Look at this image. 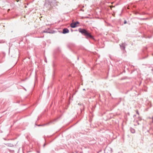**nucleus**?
I'll return each mask as SVG.
<instances>
[{
	"label": "nucleus",
	"mask_w": 153,
	"mask_h": 153,
	"mask_svg": "<svg viewBox=\"0 0 153 153\" xmlns=\"http://www.w3.org/2000/svg\"><path fill=\"white\" fill-rule=\"evenodd\" d=\"M78 30L79 32L81 33L82 35L86 36V38L93 39V36H92L90 33H88L85 29L79 28Z\"/></svg>",
	"instance_id": "nucleus-1"
},
{
	"label": "nucleus",
	"mask_w": 153,
	"mask_h": 153,
	"mask_svg": "<svg viewBox=\"0 0 153 153\" xmlns=\"http://www.w3.org/2000/svg\"><path fill=\"white\" fill-rule=\"evenodd\" d=\"M47 2H48V4H49L51 6H57V2L56 0H51V1H46L45 4L44 5L45 6L46 5V4Z\"/></svg>",
	"instance_id": "nucleus-2"
},
{
	"label": "nucleus",
	"mask_w": 153,
	"mask_h": 153,
	"mask_svg": "<svg viewBox=\"0 0 153 153\" xmlns=\"http://www.w3.org/2000/svg\"><path fill=\"white\" fill-rule=\"evenodd\" d=\"M112 149L109 147H106L104 150L105 153H112Z\"/></svg>",
	"instance_id": "nucleus-3"
},
{
	"label": "nucleus",
	"mask_w": 153,
	"mask_h": 153,
	"mask_svg": "<svg viewBox=\"0 0 153 153\" xmlns=\"http://www.w3.org/2000/svg\"><path fill=\"white\" fill-rule=\"evenodd\" d=\"M126 45H127V44L125 42L121 44H120L121 50L123 51L125 50V47Z\"/></svg>",
	"instance_id": "nucleus-4"
},
{
	"label": "nucleus",
	"mask_w": 153,
	"mask_h": 153,
	"mask_svg": "<svg viewBox=\"0 0 153 153\" xmlns=\"http://www.w3.org/2000/svg\"><path fill=\"white\" fill-rule=\"evenodd\" d=\"M79 23L78 21H77L76 22L72 23L71 25L70 26L72 28H75L77 27V24H79Z\"/></svg>",
	"instance_id": "nucleus-5"
},
{
	"label": "nucleus",
	"mask_w": 153,
	"mask_h": 153,
	"mask_svg": "<svg viewBox=\"0 0 153 153\" xmlns=\"http://www.w3.org/2000/svg\"><path fill=\"white\" fill-rule=\"evenodd\" d=\"M69 32V30L67 28H64L62 30V33L63 34H66Z\"/></svg>",
	"instance_id": "nucleus-6"
},
{
	"label": "nucleus",
	"mask_w": 153,
	"mask_h": 153,
	"mask_svg": "<svg viewBox=\"0 0 153 153\" xmlns=\"http://www.w3.org/2000/svg\"><path fill=\"white\" fill-rule=\"evenodd\" d=\"M43 33H53L51 32L49 29H45V30H44L43 31Z\"/></svg>",
	"instance_id": "nucleus-7"
},
{
	"label": "nucleus",
	"mask_w": 153,
	"mask_h": 153,
	"mask_svg": "<svg viewBox=\"0 0 153 153\" xmlns=\"http://www.w3.org/2000/svg\"><path fill=\"white\" fill-rule=\"evenodd\" d=\"M130 130L131 132L132 133H135V130L134 129H133L131 128H130Z\"/></svg>",
	"instance_id": "nucleus-8"
},
{
	"label": "nucleus",
	"mask_w": 153,
	"mask_h": 153,
	"mask_svg": "<svg viewBox=\"0 0 153 153\" xmlns=\"http://www.w3.org/2000/svg\"><path fill=\"white\" fill-rule=\"evenodd\" d=\"M46 124H44V125H38V126H44Z\"/></svg>",
	"instance_id": "nucleus-9"
},
{
	"label": "nucleus",
	"mask_w": 153,
	"mask_h": 153,
	"mask_svg": "<svg viewBox=\"0 0 153 153\" xmlns=\"http://www.w3.org/2000/svg\"><path fill=\"white\" fill-rule=\"evenodd\" d=\"M136 113L138 115H139V112H138V111L137 110H136Z\"/></svg>",
	"instance_id": "nucleus-10"
},
{
	"label": "nucleus",
	"mask_w": 153,
	"mask_h": 153,
	"mask_svg": "<svg viewBox=\"0 0 153 153\" xmlns=\"http://www.w3.org/2000/svg\"><path fill=\"white\" fill-rule=\"evenodd\" d=\"M138 120H141L142 119H141V117H138Z\"/></svg>",
	"instance_id": "nucleus-11"
},
{
	"label": "nucleus",
	"mask_w": 153,
	"mask_h": 153,
	"mask_svg": "<svg viewBox=\"0 0 153 153\" xmlns=\"http://www.w3.org/2000/svg\"><path fill=\"white\" fill-rule=\"evenodd\" d=\"M124 24H126L127 23V21L126 20H125L124 21Z\"/></svg>",
	"instance_id": "nucleus-12"
},
{
	"label": "nucleus",
	"mask_w": 153,
	"mask_h": 153,
	"mask_svg": "<svg viewBox=\"0 0 153 153\" xmlns=\"http://www.w3.org/2000/svg\"><path fill=\"white\" fill-rule=\"evenodd\" d=\"M136 123H137V124L138 125H139L140 124L139 123V122L137 120L136 121Z\"/></svg>",
	"instance_id": "nucleus-13"
},
{
	"label": "nucleus",
	"mask_w": 153,
	"mask_h": 153,
	"mask_svg": "<svg viewBox=\"0 0 153 153\" xmlns=\"http://www.w3.org/2000/svg\"><path fill=\"white\" fill-rule=\"evenodd\" d=\"M152 122L153 123V116L152 117Z\"/></svg>",
	"instance_id": "nucleus-14"
},
{
	"label": "nucleus",
	"mask_w": 153,
	"mask_h": 153,
	"mask_svg": "<svg viewBox=\"0 0 153 153\" xmlns=\"http://www.w3.org/2000/svg\"><path fill=\"white\" fill-rule=\"evenodd\" d=\"M45 144H44V145H43V146H44H44H45Z\"/></svg>",
	"instance_id": "nucleus-15"
},
{
	"label": "nucleus",
	"mask_w": 153,
	"mask_h": 153,
	"mask_svg": "<svg viewBox=\"0 0 153 153\" xmlns=\"http://www.w3.org/2000/svg\"><path fill=\"white\" fill-rule=\"evenodd\" d=\"M83 90H84V91L85 90V88L83 89Z\"/></svg>",
	"instance_id": "nucleus-16"
},
{
	"label": "nucleus",
	"mask_w": 153,
	"mask_h": 153,
	"mask_svg": "<svg viewBox=\"0 0 153 153\" xmlns=\"http://www.w3.org/2000/svg\"><path fill=\"white\" fill-rule=\"evenodd\" d=\"M45 62H47V61L46 60H45Z\"/></svg>",
	"instance_id": "nucleus-17"
},
{
	"label": "nucleus",
	"mask_w": 153,
	"mask_h": 153,
	"mask_svg": "<svg viewBox=\"0 0 153 153\" xmlns=\"http://www.w3.org/2000/svg\"><path fill=\"white\" fill-rule=\"evenodd\" d=\"M135 116H136V115H134V117H135Z\"/></svg>",
	"instance_id": "nucleus-18"
},
{
	"label": "nucleus",
	"mask_w": 153,
	"mask_h": 153,
	"mask_svg": "<svg viewBox=\"0 0 153 153\" xmlns=\"http://www.w3.org/2000/svg\"><path fill=\"white\" fill-rule=\"evenodd\" d=\"M82 11H84V10H82Z\"/></svg>",
	"instance_id": "nucleus-19"
}]
</instances>
